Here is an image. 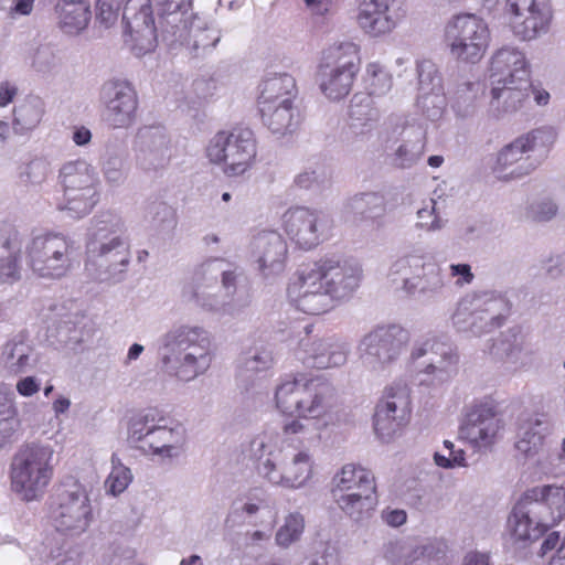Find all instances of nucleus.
I'll return each instance as SVG.
<instances>
[{"mask_svg":"<svg viewBox=\"0 0 565 565\" xmlns=\"http://www.w3.org/2000/svg\"><path fill=\"white\" fill-rule=\"evenodd\" d=\"M361 273L359 265L348 259L335 256L321 258L289 284L288 298L307 315L326 313L335 298L358 287Z\"/></svg>","mask_w":565,"mask_h":565,"instance_id":"1","label":"nucleus"},{"mask_svg":"<svg viewBox=\"0 0 565 565\" xmlns=\"http://www.w3.org/2000/svg\"><path fill=\"white\" fill-rule=\"evenodd\" d=\"M164 347V370L181 381H191L211 366L212 341L202 328L178 327L166 334Z\"/></svg>","mask_w":565,"mask_h":565,"instance_id":"2","label":"nucleus"},{"mask_svg":"<svg viewBox=\"0 0 565 565\" xmlns=\"http://www.w3.org/2000/svg\"><path fill=\"white\" fill-rule=\"evenodd\" d=\"M491 105L500 111L520 109L530 96V72L525 56L514 49H501L491 60Z\"/></svg>","mask_w":565,"mask_h":565,"instance_id":"3","label":"nucleus"},{"mask_svg":"<svg viewBox=\"0 0 565 565\" xmlns=\"http://www.w3.org/2000/svg\"><path fill=\"white\" fill-rule=\"evenodd\" d=\"M54 451L49 446L25 445L14 455L10 465V487L22 501L43 497L54 475Z\"/></svg>","mask_w":565,"mask_h":565,"instance_id":"4","label":"nucleus"},{"mask_svg":"<svg viewBox=\"0 0 565 565\" xmlns=\"http://www.w3.org/2000/svg\"><path fill=\"white\" fill-rule=\"evenodd\" d=\"M361 68L360 46L353 42L333 44L324 50L318 67L319 87L331 100L347 97Z\"/></svg>","mask_w":565,"mask_h":565,"instance_id":"5","label":"nucleus"},{"mask_svg":"<svg viewBox=\"0 0 565 565\" xmlns=\"http://www.w3.org/2000/svg\"><path fill=\"white\" fill-rule=\"evenodd\" d=\"M257 142L252 129L235 127L231 131H218L206 147V157L212 163L223 164V172L237 177L248 171L255 162Z\"/></svg>","mask_w":565,"mask_h":565,"instance_id":"6","label":"nucleus"},{"mask_svg":"<svg viewBox=\"0 0 565 565\" xmlns=\"http://www.w3.org/2000/svg\"><path fill=\"white\" fill-rule=\"evenodd\" d=\"M26 265L41 278L60 279L72 267V243L61 233L34 235L25 247Z\"/></svg>","mask_w":565,"mask_h":565,"instance_id":"7","label":"nucleus"},{"mask_svg":"<svg viewBox=\"0 0 565 565\" xmlns=\"http://www.w3.org/2000/svg\"><path fill=\"white\" fill-rule=\"evenodd\" d=\"M556 139L551 128H537L507 145L497 157L493 168L499 179L510 180L529 174L536 167L530 152H547Z\"/></svg>","mask_w":565,"mask_h":565,"instance_id":"8","label":"nucleus"},{"mask_svg":"<svg viewBox=\"0 0 565 565\" xmlns=\"http://www.w3.org/2000/svg\"><path fill=\"white\" fill-rule=\"evenodd\" d=\"M331 493L344 513L350 516L360 515L375 502V478L362 466L347 463L334 476Z\"/></svg>","mask_w":565,"mask_h":565,"instance_id":"9","label":"nucleus"},{"mask_svg":"<svg viewBox=\"0 0 565 565\" xmlns=\"http://www.w3.org/2000/svg\"><path fill=\"white\" fill-rule=\"evenodd\" d=\"M130 430L131 437L142 443V449L168 457H172L173 451L182 447L185 440V429L182 425L168 427V418L158 408H148L134 418Z\"/></svg>","mask_w":565,"mask_h":565,"instance_id":"10","label":"nucleus"},{"mask_svg":"<svg viewBox=\"0 0 565 565\" xmlns=\"http://www.w3.org/2000/svg\"><path fill=\"white\" fill-rule=\"evenodd\" d=\"M450 53L462 62H479L490 42L487 23L475 14H459L450 21L445 31Z\"/></svg>","mask_w":565,"mask_h":565,"instance_id":"11","label":"nucleus"},{"mask_svg":"<svg viewBox=\"0 0 565 565\" xmlns=\"http://www.w3.org/2000/svg\"><path fill=\"white\" fill-rule=\"evenodd\" d=\"M281 227L300 248L311 249L329 237L331 225L322 212L294 206L282 214Z\"/></svg>","mask_w":565,"mask_h":565,"instance_id":"12","label":"nucleus"},{"mask_svg":"<svg viewBox=\"0 0 565 565\" xmlns=\"http://www.w3.org/2000/svg\"><path fill=\"white\" fill-rule=\"evenodd\" d=\"M64 194L68 209L87 214L98 201L96 179L85 162H70L61 170Z\"/></svg>","mask_w":565,"mask_h":565,"instance_id":"13","label":"nucleus"},{"mask_svg":"<svg viewBox=\"0 0 565 565\" xmlns=\"http://www.w3.org/2000/svg\"><path fill=\"white\" fill-rule=\"evenodd\" d=\"M57 531L71 534L84 532L92 520V507L86 489L75 483L71 490L58 495L57 507L52 512Z\"/></svg>","mask_w":565,"mask_h":565,"instance_id":"14","label":"nucleus"},{"mask_svg":"<svg viewBox=\"0 0 565 565\" xmlns=\"http://www.w3.org/2000/svg\"><path fill=\"white\" fill-rule=\"evenodd\" d=\"M409 391L404 386L390 387L377 404L374 414V430L382 439L391 438L404 427L412 416Z\"/></svg>","mask_w":565,"mask_h":565,"instance_id":"15","label":"nucleus"},{"mask_svg":"<svg viewBox=\"0 0 565 565\" xmlns=\"http://www.w3.org/2000/svg\"><path fill=\"white\" fill-rule=\"evenodd\" d=\"M512 13L510 25L521 40L529 41L545 32L552 21L550 0H508Z\"/></svg>","mask_w":565,"mask_h":565,"instance_id":"16","label":"nucleus"},{"mask_svg":"<svg viewBox=\"0 0 565 565\" xmlns=\"http://www.w3.org/2000/svg\"><path fill=\"white\" fill-rule=\"evenodd\" d=\"M501 429L502 423L495 408L488 403H482L469 409L459 428V434L473 448L482 449L495 444Z\"/></svg>","mask_w":565,"mask_h":565,"instance_id":"17","label":"nucleus"},{"mask_svg":"<svg viewBox=\"0 0 565 565\" xmlns=\"http://www.w3.org/2000/svg\"><path fill=\"white\" fill-rule=\"evenodd\" d=\"M408 340V332L399 326H379L363 338L360 347L370 363L375 360L384 365L402 353Z\"/></svg>","mask_w":565,"mask_h":565,"instance_id":"18","label":"nucleus"},{"mask_svg":"<svg viewBox=\"0 0 565 565\" xmlns=\"http://www.w3.org/2000/svg\"><path fill=\"white\" fill-rule=\"evenodd\" d=\"M103 93L110 125L115 128L130 126L138 108V98L134 87L126 81H109L103 86Z\"/></svg>","mask_w":565,"mask_h":565,"instance_id":"19","label":"nucleus"},{"mask_svg":"<svg viewBox=\"0 0 565 565\" xmlns=\"http://www.w3.org/2000/svg\"><path fill=\"white\" fill-rule=\"evenodd\" d=\"M122 22L125 23V33L129 36L126 42L131 43V50L137 55L151 51L153 45L150 38L148 44L138 43V35L143 36L145 32L150 36L153 35L151 0H124Z\"/></svg>","mask_w":565,"mask_h":565,"instance_id":"20","label":"nucleus"},{"mask_svg":"<svg viewBox=\"0 0 565 565\" xmlns=\"http://www.w3.org/2000/svg\"><path fill=\"white\" fill-rule=\"evenodd\" d=\"M257 468L270 482L285 483L292 488L302 486L312 475L311 457L306 451H299L289 462H279L278 470L276 461L269 457L263 461L260 457Z\"/></svg>","mask_w":565,"mask_h":565,"instance_id":"21","label":"nucleus"},{"mask_svg":"<svg viewBox=\"0 0 565 565\" xmlns=\"http://www.w3.org/2000/svg\"><path fill=\"white\" fill-rule=\"evenodd\" d=\"M523 502L541 503L542 521L548 530L565 519V487L556 484L537 486L523 492Z\"/></svg>","mask_w":565,"mask_h":565,"instance_id":"22","label":"nucleus"},{"mask_svg":"<svg viewBox=\"0 0 565 565\" xmlns=\"http://www.w3.org/2000/svg\"><path fill=\"white\" fill-rule=\"evenodd\" d=\"M255 256L259 269L265 273L279 271L284 268L287 257V244L284 238L274 231L263 232L254 239Z\"/></svg>","mask_w":565,"mask_h":565,"instance_id":"23","label":"nucleus"},{"mask_svg":"<svg viewBox=\"0 0 565 565\" xmlns=\"http://www.w3.org/2000/svg\"><path fill=\"white\" fill-rule=\"evenodd\" d=\"M388 9V0H359L356 21L360 28L372 36L391 32L395 23Z\"/></svg>","mask_w":565,"mask_h":565,"instance_id":"24","label":"nucleus"},{"mask_svg":"<svg viewBox=\"0 0 565 565\" xmlns=\"http://www.w3.org/2000/svg\"><path fill=\"white\" fill-rule=\"evenodd\" d=\"M301 345L307 354L305 362L316 369H329L343 364L347 352L343 344L333 338L321 339L313 342H303Z\"/></svg>","mask_w":565,"mask_h":565,"instance_id":"25","label":"nucleus"},{"mask_svg":"<svg viewBox=\"0 0 565 565\" xmlns=\"http://www.w3.org/2000/svg\"><path fill=\"white\" fill-rule=\"evenodd\" d=\"M531 502H523V494L513 507L508 518V530L513 540L519 542L535 541L548 531L542 519L533 524L530 511L526 509Z\"/></svg>","mask_w":565,"mask_h":565,"instance_id":"26","label":"nucleus"},{"mask_svg":"<svg viewBox=\"0 0 565 565\" xmlns=\"http://www.w3.org/2000/svg\"><path fill=\"white\" fill-rule=\"evenodd\" d=\"M405 263L414 270L413 275L404 280V289L407 292H435L443 288V276L435 263H424L419 257H413Z\"/></svg>","mask_w":565,"mask_h":565,"instance_id":"27","label":"nucleus"},{"mask_svg":"<svg viewBox=\"0 0 565 565\" xmlns=\"http://www.w3.org/2000/svg\"><path fill=\"white\" fill-rule=\"evenodd\" d=\"M60 28L65 33H78L84 30L92 17L86 0H58L54 7Z\"/></svg>","mask_w":565,"mask_h":565,"instance_id":"28","label":"nucleus"},{"mask_svg":"<svg viewBox=\"0 0 565 565\" xmlns=\"http://www.w3.org/2000/svg\"><path fill=\"white\" fill-rule=\"evenodd\" d=\"M308 379L305 376L285 380L278 385L275 392V404L277 409L286 416H295L305 399L311 395L306 391Z\"/></svg>","mask_w":565,"mask_h":565,"instance_id":"29","label":"nucleus"},{"mask_svg":"<svg viewBox=\"0 0 565 565\" xmlns=\"http://www.w3.org/2000/svg\"><path fill=\"white\" fill-rule=\"evenodd\" d=\"M296 81L288 74L274 75L263 81L257 106H268L294 102L296 96Z\"/></svg>","mask_w":565,"mask_h":565,"instance_id":"30","label":"nucleus"},{"mask_svg":"<svg viewBox=\"0 0 565 565\" xmlns=\"http://www.w3.org/2000/svg\"><path fill=\"white\" fill-rule=\"evenodd\" d=\"M417 72L423 105L426 107L428 99L431 98V104L441 109L445 106V97L441 76L435 64L430 61H422L417 65Z\"/></svg>","mask_w":565,"mask_h":565,"instance_id":"31","label":"nucleus"},{"mask_svg":"<svg viewBox=\"0 0 565 565\" xmlns=\"http://www.w3.org/2000/svg\"><path fill=\"white\" fill-rule=\"evenodd\" d=\"M258 110L264 125L274 134L291 132L298 125V119H295L294 102L260 106Z\"/></svg>","mask_w":565,"mask_h":565,"instance_id":"32","label":"nucleus"},{"mask_svg":"<svg viewBox=\"0 0 565 565\" xmlns=\"http://www.w3.org/2000/svg\"><path fill=\"white\" fill-rule=\"evenodd\" d=\"M44 114L43 102L39 98L26 99L14 107V122L21 129H32L42 120Z\"/></svg>","mask_w":565,"mask_h":565,"instance_id":"33","label":"nucleus"},{"mask_svg":"<svg viewBox=\"0 0 565 565\" xmlns=\"http://www.w3.org/2000/svg\"><path fill=\"white\" fill-rule=\"evenodd\" d=\"M351 212L359 214L361 217L380 216L384 207V199L377 193H361L351 198L348 202Z\"/></svg>","mask_w":565,"mask_h":565,"instance_id":"34","label":"nucleus"},{"mask_svg":"<svg viewBox=\"0 0 565 565\" xmlns=\"http://www.w3.org/2000/svg\"><path fill=\"white\" fill-rule=\"evenodd\" d=\"M306 391L311 396L305 399L295 416L299 418H318L323 416L326 413L324 397L319 385L310 379L307 381Z\"/></svg>","mask_w":565,"mask_h":565,"instance_id":"35","label":"nucleus"},{"mask_svg":"<svg viewBox=\"0 0 565 565\" xmlns=\"http://www.w3.org/2000/svg\"><path fill=\"white\" fill-rule=\"evenodd\" d=\"M151 224L157 232H173L178 225V215L174 207L164 203H152L149 206Z\"/></svg>","mask_w":565,"mask_h":565,"instance_id":"36","label":"nucleus"},{"mask_svg":"<svg viewBox=\"0 0 565 565\" xmlns=\"http://www.w3.org/2000/svg\"><path fill=\"white\" fill-rule=\"evenodd\" d=\"M365 82L370 95H382L392 87V77L385 68L376 62L369 63L365 71Z\"/></svg>","mask_w":565,"mask_h":565,"instance_id":"37","label":"nucleus"},{"mask_svg":"<svg viewBox=\"0 0 565 565\" xmlns=\"http://www.w3.org/2000/svg\"><path fill=\"white\" fill-rule=\"evenodd\" d=\"M18 409L12 402L0 397V447L4 446L17 430Z\"/></svg>","mask_w":565,"mask_h":565,"instance_id":"38","label":"nucleus"},{"mask_svg":"<svg viewBox=\"0 0 565 565\" xmlns=\"http://www.w3.org/2000/svg\"><path fill=\"white\" fill-rule=\"evenodd\" d=\"M305 529V520L299 513H291L286 518L285 524L276 533V543L288 547L298 541Z\"/></svg>","mask_w":565,"mask_h":565,"instance_id":"39","label":"nucleus"},{"mask_svg":"<svg viewBox=\"0 0 565 565\" xmlns=\"http://www.w3.org/2000/svg\"><path fill=\"white\" fill-rule=\"evenodd\" d=\"M113 463V469L106 480V487L111 494L117 495L127 489L131 482L132 476L129 468L121 463L116 465L114 457Z\"/></svg>","mask_w":565,"mask_h":565,"instance_id":"40","label":"nucleus"},{"mask_svg":"<svg viewBox=\"0 0 565 565\" xmlns=\"http://www.w3.org/2000/svg\"><path fill=\"white\" fill-rule=\"evenodd\" d=\"M50 174V164L42 159H35L30 161L24 171L21 174L23 182L28 184H41L43 183L47 175Z\"/></svg>","mask_w":565,"mask_h":565,"instance_id":"41","label":"nucleus"},{"mask_svg":"<svg viewBox=\"0 0 565 565\" xmlns=\"http://www.w3.org/2000/svg\"><path fill=\"white\" fill-rule=\"evenodd\" d=\"M124 0H97V19L106 26L117 22Z\"/></svg>","mask_w":565,"mask_h":565,"instance_id":"42","label":"nucleus"},{"mask_svg":"<svg viewBox=\"0 0 565 565\" xmlns=\"http://www.w3.org/2000/svg\"><path fill=\"white\" fill-rule=\"evenodd\" d=\"M349 115L353 120L369 121L372 119L373 108L370 96L354 95L350 102Z\"/></svg>","mask_w":565,"mask_h":565,"instance_id":"43","label":"nucleus"},{"mask_svg":"<svg viewBox=\"0 0 565 565\" xmlns=\"http://www.w3.org/2000/svg\"><path fill=\"white\" fill-rule=\"evenodd\" d=\"M444 445L449 450V456L446 457L436 452L434 456L435 462L443 468L465 467V451L462 449L456 450L454 444L449 440H445Z\"/></svg>","mask_w":565,"mask_h":565,"instance_id":"44","label":"nucleus"},{"mask_svg":"<svg viewBox=\"0 0 565 565\" xmlns=\"http://www.w3.org/2000/svg\"><path fill=\"white\" fill-rule=\"evenodd\" d=\"M273 364V355L269 352H262L246 360L245 366L248 371L260 372L267 370Z\"/></svg>","mask_w":565,"mask_h":565,"instance_id":"45","label":"nucleus"},{"mask_svg":"<svg viewBox=\"0 0 565 565\" xmlns=\"http://www.w3.org/2000/svg\"><path fill=\"white\" fill-rule=\"evenodd\" d=\"M20 278V268L17 259L10 258L0 266V281L13 282Z\"/></svg>","mask_w":565,"mask_h":565,"instance_id":"46","label":"nucleus"},{"mask_svg":"<svg viewBox=\"0 0 565 565\" xmlns=\"http://www.w3.org/2000/svg\"><path fill=\"white\" fill-rule=\"evenodd\" d=\"M450 275L452 277L459 276L460 278L457 280L458 285L471 284L475 276L471 271V267L468 264H451Z\"/></svg>","mask_w":565,"mask_h":565,"instance_id":"47","label":"nucleus"},{"mask_svg":"<svg viewBox=\"0 0 565 565\" xmlns=\"http://www.w3.org/2000/svg\"><path fill=\"white\" fill-rule=\"evenodd\" d=\"M17 391L21 396L29 397L40 391V384L33 376H26L17 383Z\"/></svg>","mask_w":565,"mask_h":565,"instance_id":"48","label":"nucleus"},{"mask_svg":"<svg viewBox=\"0 0 565 565\" xmlns=\"http://www.w3.org/2000/svg\"><path fill=\"white\" fill-rule=\"evenodd\" d=\"M556 212L557 206L553 202H542L536 206L534 217L537 221H548L556 214Z\"/></svg>","mask_w":565,"mask_h":565,"instance_id":"49","label":"nucleus"},{"mask_svg":"<svg viewBox=\"0 0 565 565\" xmlns=\"http://www.w3.org/2000/svg\"><path fill=\"white\" fill-rule=\"evenodd\" d=\"M318 178L315 171H305L298 174L295 179V183L300 189H311L315 184H317Z\"/></svg>","mask_w":565,"mask_h":565,"instance_id":"50","label":"nucleus"},{"mask_svg":"<svg viewBox=\"0 0 565 565\" xmlns=\"http://www.w3.org/2000/svg\"><path fill=\"white\" fill-rule=\"evenodd\" d=\"M383 519L388 525L399 526L406 522L407 515L404 510H392L384 512Z\"/></svg>","mask_w":565,"mask_h":565,"instance_id":"51","label":"nucleus"},{"mask_svg":"<svg viewBox=\"0 0 565 565\" xmlns=\"http://www.w3.org/2000/svg\"><path fill=\"white\" fill-rule=\"evenodd\" d=\"M17 94V88L9 83L0 85V106L4 107L10 104Z\"/></svg>","mask_w":565,"mask_h":565,"instance_id":"52","label":"nucleus"},{"mask_svg":"<svg viewBox=\"0 0 565 565\" xmlns=\"http://www.w3.org/2000/svg\"><path fill=\"white\" fill-rule=\"evenodd\" d=\"M29 363V355L23 350H20L18 353L17 360L12 363H9V371L13 374H19L24 371L25 366Z\"/></svg>","mask_w":565,"mask_h":565,"instance_id":"53","label":"nucleus"},{"mask_svg":"<svg viewBox=\"0 0 565 565\" xmlns=\"http://www.w3.org/2000/svg\"><path fill=\"white\" fill-rule=\"evenodd\" d=\"M463 565H490V558L488 554L471 552L465 557Z\"/></svg>","mask_w":565,"mask_h":565,"instance_id":"54","label":"nucleus"},{"mask_svg":"<svg viewBox=\"0 0 565 565\" xmlns=\"http://www.w3.org/2000/svg\"><path fill=\"white\" fill-rule=\"evenodd\" d=\"M92 139L90 130L84 126L76 127L73 134V141L77 146H84Z\"/></svg>","mask_w":565,"mask_h":565,"instance_id":"55","label":"nucleus"},{"mask_svg":"<svg viewBox=\"0 0 565 565\" xmlns=\"http://www.w3.org/2000/svg\"><path fill=\"white\" fill-rule=\"evenodd\" d=\"M21 349H19V344L18 343H7L4 349H3V352H2V355H3V360L6 362V365H7V369L9 370V363H12L14 362L18 356V353L20 352Z\"/></svg>","mask_w":565,"mask_h":565,"instance_id":"56","label":"nucleus"},{"mask_svg":"<svg viewBox=\"0 0 565 565\" xmlns=\"http://www.w3.org/2000/svg\"><path fill=\"white\" fill-rule=\"evenodd\" d=\"M282 431L285 436L305 434L306 427L299 419H294L284 425Z\"/></svg>","mask_w":565,"mask_h":565,"instance_id":"57","label":"nucleus"},{"mask_svg":"<svg viewBox=\"0 0 565 565\" xmlns=\"http://www.w3.org/2000/svg\"><path fill=\"white\" fill-rule=\"evenodd\" d=\"M396 159L399 161L398 166L401 168L409 167L414 159L408 157V148L406 145H401L396 152H395Z\"/></svg>","mask_w":565,"mask_h":565,"instance_id":"58","label":"nucleus"},{"mask_svg":"<svg viewBox=\"0 0 565 565\" xmlns=\"http://www.w3.org/2000/svg\"><path fill=\"white\" fill-rule=\"evenodd\" d=\"M435 347H439V343L437 341L427 340L420 347L414 349V351L412 352V358L414 360L419 359L423 355H425L428 351H434Z\"/></svg>","mask_w":565,"mask_h":565,"instance_id":"59","label":"nucleus"},{"mask_svg":"<svg viewBox=\"0 0 565 565\" xmlns=\"http://www.w3.org/2000/svg\"><path fill=\"white\" fill-rule=\"evenodd\" d=\"M122 248L124 252H126V248L124 246V242L118 237H113L108 244H103L100 246V255H107L114 249Z\"/></svg>","mask_w":565,"mask_h":565,"instance_id":"60","label":"nucleus"},{"mask_svg":"<svg viewBox=\"0 0 565 565\" xmlns=\"http://www.w3.org/2000/svg\"><path fill=\"white\" fill-rule=\"evenodd\" d=\"M71 406V402L68 398L64 397V396H58L54 402H53V411L56 415H61V414H64L65 412L68 411Z\"/></svg>","mask_w":565,"mask_h":565,"instance_id":"61","label":"nucleus"},{"mask_svg":"<svg viewBox=\"0 0 565 565\" xmlns=\"http://www.w3.org/2000/svg\"><path fill=\"white\" fill-rule=\"evenodd\" d=\"M306 4L318 13H323L329 10L330 0H305Z\"/></svg>","mask_w":565,"mask_h":565,"instance_id":"62","label":"nucleus"},{"mask_svg":"<svg viewBox=\"0 0 565 565\" xmlns=\"http://www.w3.org/2000/svg\"><path fill=\"white\" fill-rule=\"evenodd\" d=\"M34 0H18L14 11L19 14L28 15L33 9Z\"/></svg>","mask_w":565,"mask_h":565,"instance_id":"63","label":"nucleus"},{"mask_svg":"<svg viewBox=\"0 0 565 565\" xmlns=\"http://www.w3.org/2000/svg\"><path fill=\"white\" fill-rule=\"evenodd\" d=\"M530 93L534 95L537 105H546L550 100V94L544 89H537L531 85Z\"/></svg>","mask_w":565,"mask_h":565,"instance_id":"64","label":"nucleus"}]
</instances>
